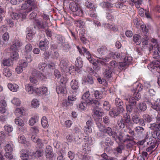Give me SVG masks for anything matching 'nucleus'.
Returning a JSON list of instances; mask_svg holds the SVG:
<instances>
[{
  "label": "nucleus",
  "mask_w": 160,
  "mask_h": 160,
  "mask_svg": "<svg viewBox=\"0 0 160 160\" xmlns=\"http://www.w3.org/2000/svg\"><path fill=\"white\" fill-rule=\"evenodd\" d=\"M3 74L6 77H10L12 75L11 72L8 68H4L3 70Z\"/></svg>",
  "instance_id": "nucleus-33"
},
{
  "label": "nucleus",
  "mask_w": 160,
  "mask_h": 160,
  "mask_svg": "<svg viewBox=\"0 0 160 160\" xmlns=\"http://www.w3.org/2000/svg\"><path fill=\"white\" fill-rule=\"evenodd\" d=\"M90 94L89 92H86L82 96V99L84 100L86 103L89 105H92L93 106L97 105L100 104L98 101L94 99H92L89 97Z\"/></svg>",
  "instance_id": "nucleus-4"
},
{
  "label": "nucleus",
  "mask_w": 160,
  "mask_h": 160,
  "mask_svg": "<svg viewBox=\"0 0 160 160\" xmlns=\"http://www.w3.org/2000/svg\"><path fill=\"white\" fill-rule=\"evenodd\" d=\"M68 102H66V101H64L63 103L62 104L66 107L72 104V102H71L74 101L76 100V98L75 96L73 95H70L68 97Z\"/></svg>",
  "instance_id": "nucleus-17"
},
{
  "label": "nucleus",
  "mask_w": 160,
  "mask_h": 160,
  "mask_svg": "<svg viewBox=\"0 0 160 160\" xmlns=\"http://www.w3.org/2000/svg\"><path fill=\"white\" fill-rule=\"evenodd\" d=\"M140 118L137 115H133L132 117V120L133 122L136 124H138Z\"/></svg>",
  "instance_id": "nucleus-46"
},
{
  "label": "nucleus",
  "mask_w": 160,
  "mask_h": 160,
  "mask_svg": "<svg viewBox=\"0 0 160 160\" xmlns=\"http://www.w3.org/2000/svg\"><path fill=\"white\" fill-rule=\"evenodd\" d=\"M8 88L11 91L13 92H16L19 88V86L16 84H12L9 83L8 84Z\"/></svg>",
  "instance_id": "nucleus-24"
},
{
  "label": "nucleus",
  "mask_w": 160,
  "mask_h": 160,
  "mask_svg": "<svg viewBox=\"0 0 160 160\" xmlns=\"http://www.w3.org/2000/svg\"><path fill=\"white\" fill-rule=\"evenodd\" d=\"M107 48L106 46H102L98 49V52L96 56L99 55V56H101L105 54L107 52Z\"/></svg>",
  "instance_id": "nucleus-15"
},
{
  "label": "nucleus",
  "mask_w": 160,
  "mask_h": 160,
  "mask_svg": "<svg viewBox=\"0 0 160 160\" xmlns=\"http://www.w3.org/2000/svg\"><path fill=\"white\" fill-rule=\"evenodd\" d=\"M144 129L142 127L138 126L135 128V131L138 135H140L143 133Z\"/></svg>",
  "instance_id": "nucleus-36"
},
{
  "label": "nucleus",
  "mask_w": 160,
  "mask_h": 160,
  "mask_svg": "<svg viewBox=\"0 0 160 160\" xmlns=\"http://www.w3.org/2000/svg\"><path fill=\"white\" fill-rule=\"evenodd\" d=\"M112 12L111 10H109L107 13L106 17L107 19L110 21H113L114 19V17L111 14Z\"/></svg>",
  "instance_id": "nucleus-41"
},
{
  "label": "nucleus",
  "mask_w": 160,
  "mask_h": 160,
  "mask_svg": "<svg viewBox=\"0 0 160 160\" xmlns=\"http://www.w3.org/2000/svg\"><path fill=\"white\" fill-rule=\"evenodd\" d=\"M143 50L147 51L150 52L153 51V58L157 59L160 58V48L159 47L157 40L154 39H151L150 43H148L145 41L143 42Z\"/></svg>",
  "instance_id": "nucleus-1"
},
{
  "label": "nucleus",
  "mask_w": 160,
  "mask_h": 160,
  "mask_svg": "<svg viewBox=\"0 0 160 160\" xmlns=\"http://www.w3.org/2000/svg\"><path fill=\"white\" fill-rule=\"evenodd\" d=\"M124 111L122 108H117L116 110L110 111L109 113L111 117L115 118L116 116H118L119 114L122 113Z\"/></svg>",
  "instance_id": "nucleus-11"
},
{
  "label": "nucleus",
  "mask_w": 160,
  "mask_h": 160,
  "mask_svg": "<svg viewBox=\"0 0 160 160\" xmlns=\"http://www.w3.org/2000/svg\"><path fill=\"white\" fill-rule=\"evenodd\" d=\"M133 41L137 45H139L141 42V36L138 34H135L133 36Z\"/></svg>",
  "instance_id": "nucleus-27"
},
{
  "label": "nucleus",
  "mask_w": 160,
  "mask_h": 160,
  "mask_svg": "<svg viewBox=\"0 0 160 160\" xmlns=\"http://www.w3.org/2000/svg\"><path fill=\"white\" fill-rule=\"evenodd\" d=\"M139 108L141 111H144L146 110L147 107L145 103L143 102L139 104Z\"/></svg>",
  "instance_id": "nucleus-51"
},
{
  "label": "nucleus",
  "mask_w": 160,
  "mask_h": 160,
  "mask_svg": "<svg viewBox=\"0 0 160 160\" xmlns=\"http://www.w3.org/2000/svg\"><path fill=\"white\" fill-rule=\"evenodd\" d=\"M38 117L37 116H34L29 121V122L31 126H33L38 121Z\"/></svg>",
  "instance_id": "nucleus-37"
},
{
  "label": "nucleus",
  "mask_w": 160,
  "mask_h": 160,
  "mask_svg": "<svg viewBox=\"0 0 160 160\" xmlns=\"http://www.w3.org/2000/svg\"><path fill=\"white\" fill-rule=\"evenodd\" d=\"M123 118L121 117L118 118L117 121V124L120 129L124 128L126 126H130L134 125L132 122L129 113H126L123 116Z\"/></svg>",
  "instance_id": "nucleus-2"
},
{
  "label": "nucleus",
  "mask_w": 160,
  "mask_h": 160,
  "mask_svg": "<svg viewBox=\"0 0 160 160\" xmlns=\"http://www.w3.org/2000/svg\"><path fill=\"white\" fill-rule=\"evenodd\" d=\"M96 57L98 58L96 61L98 63H100L102 65H107L106 62H108V61L107 59L103 58L99 55L96 56Z\"/></svg>",
  "instance_id": "nucleus-21"
},
{
  "label": "nucleus",
  "mask_w": 160,
  "mask_h": 160,
  "mask_svg": "<svg viewBox=\"0 0 160 160\" xmlns=\"http://www.w3.org/2000/svg\"><path fill=\"white\" fill-rule=\"evenodd\" d=\"M69 8L73 12H75L76 15H81L82 13L80 5L75 2H71L69 5Z\"/></svg>",
  "instance_id": "nucleus-5"
},
{
  "label": "nucleus",
  "mask_w": 160,
  "mask_h": 160,
  "mask_svg": "<svg viewBox=\"0 0 160 160\" xmlns=\"http://www.w3.org/2000/svg\"><path fill=\"white\" fill-rule=\"evenodd\" d=\"M2 38L3 41H0V44L3 45L7 42L9 39V37L8 33L7 32H5L3 35Z\"/></svg>",
  "instance_id": "nucleus-26"
},
{
  "label": "nucleus",
  "mask_w": 160,
  "mask_h": 160,
  "mask_svg": "<svg viewBox=\"0 0 160 160\" xmlns=\"http://www.w3.org/2000/svg\"><path fill=\"white\" fill-rule=\"evenodd\" d=\"M91 151V148L90 145H86L85 144L84 145L82 146V152L86 153V154H88Z\"/></svg>",
  "instance_id": "nucleus-35"
},
{
  "label": "nucleus",
  "mask_w": 160,
  "mask_h": 160,
  "mask_svg": "<svg viewBox=\"0 0 160 160\" xmlns=\"http://www.w3.org/2000/svg\"><path fill=\"white\" fill-rule=\"evenodd\" d=\"M4 128L6 131L8 132H10L12 131V127L10 125H6L4 126Z\"/></svg>",
  "instance_id": "nucleus-64"
},
{
  "label": "nucleus",
  "mask_w": 160,
  "mask_h": 160,
  "mask_svg": "<svg viewBox=\"0 0 160 160\" xmlns=\"http://www.w3.org/2000/svg\"><path fill=\"white\" fill-rule=\"evenodd\" d=\"M112 73V71L110 69L108 68V69H105L104 74L105 77H106V78H109L111 77Z\"/></svg>",
  "instance_id": "nucleus-40"
},
{
  "label": "nucleus",
  "mask_w": 160,
  "mask_h": 160,
  "mask_svg": "<svg viewBox=\"0 0 160 160\" xmlns=\"http://www.w3.org/2000/svg\"><path fill=\"white\" fill-rule=\"evenodd\" d=\"M152 108L157 111L160 110V99H158L155 102L152 104H151Z\"/></svg>",
  "instance_id": "nucleus-20"
},
{
  "label": "nucleus",
  "mask_w": 160,
  "mask_h": 160,
  "mask_svg": "<svg viewBox=\"0 0 160 160\" xmlns=\"http://www.w3.org/2000/svg\"><path fill=\"white\" fill-rule=\"evenodd\" d=\"M12 103L15 105L17 106H19L21 102L19 99L17 98H14L12 101Z\"/></svg>",
  "instance_id": "nucleus-55"
},
{
  "label": "nucleus",
  "mask_w": 160,
  "mask_h": 160,
  "mask_svg": "<svg viewBox=\"0 0 160 160\" xmlns=\"http://www.w3.org/2000/svg\"><path fill=\"white\" fill-rule=\"evenodd\" d=\"M77 48L81 54H82L86 57L90 62L92 61V57L91 56V55L89 51H88L85 48L82 47V48H80L79 46H78Z\"/></svg>",
  "instance_id": "nucleus-6"
},
{
  "label": "nucleus",
  "mask_w": 160,
  "mask_h": 160,
  "mask_svg": "<svg viewBox=\"0 0 160 160\" xmlns=\"http://www.w3.org/2000/svg\"><path fill=\"white\" fill-rule=\"evenodd\" d=\"M94 96L97 99H100L102 98V95L100 92L97 90L94 92Z\"/></svg>",
  "instance_id": "nucleus-58"
},
{
  "label": "nucleus",
  "mask_w": 160,
  "mask_h": 160,
  "mask_svg": "<svg viewBox=\"0 0 160 160\" xmlns=\"http://www.w3.org/2000/svg\"><path fill=\"white\" fill-rule=\"evenodd\" d=\"M79 158L82 160H89L91 157L88 155H80L79 156Z\"/></svg>",
  "instance_id": "nucleus-61"
},
{
  "label": "nucleus",
  "mask_w": 160,
  "mask_h": 160,
  "mask_svg": "<svg viewBox=\"0 0 160 160\" xmlns=\"http://www.w3.org/2000/svg\"><path fill=\"white\" fill-rule=\"evenodd\" d=\"M118 63L115 60L111 61L109 64V66H110V68H116L118 67Z\"/></svg>",
  "instance_id": "nucleus-49"
},
{
  "label": "nucleus",
  "mask_w": 160,
  "mask_h": 160,
  "mask_svg": "<svg viewBox=\"0 0 160 160\" xmlns=\"http://www.w3.org/2000/svg\"><path fill=\"white\" fill-rule=\"evenodd\" d=\"M104 132H106L110 136H112L113 139L115 138L116 136H117V133L112 131V129L109 127L105 128Z\"/></svg>",
  "instance_id": "nucleus-14"
},
{
  "label": "nucleus",
  "mask_w": 160,
  "mask_h": 160,
  "mask_svg": "<svg viewBox=\"0 0 160 160\" xmlns=\"http://www.w3.org/2000/svg\"><path fill=\"white\" fill-rule=\"evenodd\" d=\"M97 105V107L96 106H94V107H96L97 108H94L93 110V112L95 115H96L97 116H103L104 113L102 111H100L99 110V109L98 108V106L99 105Z\"/></svg>",
  "instance_id": "nucleus-28"
},
{
  "label": "nucleus",
  "mask_w": 160,
  "mask_h": 160,
  "mask_svg": "<svg viewBox=\"0 0 160 160\" xmlns=\"http://www.w3.org/2000/svg\"><path fill=\"white\" fill-rule=\"evenodd\" d=\"M148 67L152 68L153 69H155V68H160V61L157 60L152 62L148 66Z\"/></svg>",
  "instance_id": "nucleus-29"
},
{
  "label": "nucleus",
  "mask_w": 160,
  "mask_h": 160,
  "mask_svg": "<svg viewBox=\"0 0 160 160\" xmlns=\"http://www.w3.org/2000/svg\"><path fill=\"white\" fill-rule=\"evenodd\" d=\"M143 117L144 120L148 122H150L152 121V118L148 114L144 115Z\"/></svg>",
  "instance_id": "nucleus-56"
},
{
  "label": "nucleus",
  "mask_w": 160,
  "mask_h": 160,
  "mask_svg": "<svg viewBox=\"0 0 160 160\" xmlns=\"http://www.w3.org/2000/svg\"><path fill=\"white\" fill-rule=\"evenodd\" d=\"M22 45L21 41L19 39H15L13 42V44L11 46V50L15 51L18 50V48Z\"/></svg>",
  "instance_id": "nucleus-8"
},
{
  "label": "nucleus",
  "mask_w": 160,
  "mask_h": 160,
  "mask_svg": "<svg viewBox=\"0 0 160 160\" xmlns=\"http://www.w3.org/2000/svg\"><path fill=\"white\" fill-rule=\"evenodd\" d=\"M134 106L130 104L126 105V109L127 112L129 113H131L133 111V108L132 107Z\"/></svg>",
  "instance_id": "nucleus-54"
},
{
  "label": "nucleus",
  "mask_w": 160,
  "mask_h": 160,
  "mask_svg": "<svg viewBox=\"0 0 160 160\" xmlns=\"http://www.w3.org/2000/svg\"><path fill=\"white\" fill-rule=\"evenodd\" d=\"M39 105V101L37 99H33L31 102V105L34 108L38 107Z\"/></svg>",
  "instance_id": "nucleus-47"
},
{
  "label": "nucleus",
  "mask_w": 160,
  "mask_h": 160,
  "mask_svg": "<svg viewBox=\"0 0 160 160\" xmlns=\"http://www.w3.org/2000/svg\"><path fill=\"white\" fill-rule=\"evenodd\" d=\"M12 61L10 59H6L3 60V64L4 66H9L11 65Z\"/></svg>",
  "instance_id": "nucleus-52"
},
{
  "label": "nucleus",
  "mask_w": 160,
  "mask_h": 160,
  "mask_svg": "<svg viewBox=\"0 0 160 160\" xmlns=\"http://www.w3.org/2000/svg\"><path fill=\"white\" fill-rule=\"evenodd\" d=\"M26 90L29 93H36V88L29 84H27L25 86Z\"/></svg>",
  "instance_id": "nucleus-13"
},
{
  "label": "nucleus",
  "mask_w": 160,
  "mask_h": 160,
  "mask_svg": "<svg viewBox=\"0 0 160 160\" xmlns=\"http://www.w3.org/2000/svg\"><path fill=\"white\" fill-rule=\"evenodd\" d=\"M37 4L34 0H27L21 6L22 10H26L27 13L37 8Z\"/></svg>",
  "instance_id": "nucleus-3"
},
{
  "label": "nucleus",
  "mask_w": 160,
  "mask_h": 160,
  "mask_svg": "<svg viewBox=\"0 0 160 160\" xmlns=\"http://www.w3.org/2000/svg\"><path fill=\"white\" fill-rule=\"evenodd\" d=\"M115 6L116 8H119L122 9H125L127 8L126 6L124 5L122 3L118 2L115 4Z\"/></svg>",
  "instance_id": "nucleus-45"
},
{
  "label": "nucleus",
  "mask_w": 160,
  "mask_h": 160,
  "mask_svg": "<svg viewBox=\"0 0 160 160\" xmlns=\"http://www.w3.org/2000/svg\"><path fill=\"white\" fill-rule=\"evenodd\" d=\"M4 156L6 158L10 160H12L13 158L12 152H6L4 154Z\"/></svg>",
  "instance_id": "nucleus-53"
},
{
  "label": "nucleus",
  "mask_w": 160,
  "mask_h": 160,
  "mask_svg": "<svg viewBox=\"0 0 160 160\" xmlns=\"http://www.w3.org/2000/svg\"><path fill=\"white\" fill-rule=\"evenodd\" d=\"M18 140L19 142L21 143H25L26 142V138L23 135L19 136Z\"/></svg>",
  "instance_id": "nucleus-44"
},
{
  "label": "nucleus",
  "mask_w": 160,
  "mask_h": 160,
  "mask_svg": "<svg viewBox=\"0 0 160 160\" xmlns=\"http://www.w3.org/2000/svg\"><path fill=\"white\" fill-rule=\"evenodd\" d=\"M32 49V47L30 44H27L25 47V52H30Z\"/></svg>",
  "instance_id": "nucleus-62"
},
{
  "label": "nucleus",
  "mask_w": 160,
  "mask_h": 160,
  "mask_svg": "<svg viewBox=\"0 0 160 160\" xmlns=\"http://www.w3.org/2000/svg\"><path fill=\"white\" fill-rule=\"evenodd\" d=\"M152 136L153 138L160 139V133L159 132L157 131H154L153 132Z\"/></svg>",
  "instance_id": "nucleus-57"
},
{
  "label": "nucleus",
  "mask_w": 160,
  "mask_h": 160,
  "mask_svg": "<svg viewBox=\"0 0 160 160\" xmlns=\"http://www.w3.org/2000/svg\"><path fill=\"white\" fill-rule=\"evenodd\" d=\"M4 149L6 152H12L13 149L9 144L6 145Z\"/></svg>",
  "instance_id": "nucleus-59"
},
{
  "label": "nucleus",
  "mask_w": 160,
  "mask_h": 160,
  "mask_svg": "<svg viewBox=\"0 0 160 160\" xmlns=\"http://www.w3.org/2000/svg\"><path fill=\"white\" fill-rule=\"evenodd\" d=\"M121 58L124 59V62L125 63H127L128 65L129 64V63L131 62L132 59V58L131 57L126 56L125 57V54L121 53Z\"/></svg>",
  "instance_id": "nucleus-23"
},
{
  "label": "nucleus",
  "mask_w": 160,
  "mask_h": 160,
  "mask_svg": "<svg viewBox=\"0 0 160 160\" xmlns=\"http://www.w3.org/2000/svg\"><path fill=\"white\" fill-rule=\"evenodd\" d=\"M133 125H132L131 126H129L127 127V129L128 130V133L131 136V139L133 141L135 139V137H136V134L135 133L133 130L132 129V128L133 127Z\"/></svg>",
  "instance_id": "nucleus-19"
},
{
  "label": "nucleus",
  "mask_w": 160,
  "mask_h": 160,
  "mask_svg": "<svg viewBox=\"0 0 160 160\" xmlns=\"http://www.w3.org/2000/svg\"><path fill=\"white\" fill-rule=\"evenodd\" d=\"M47 40L44 39V41H41L39 43V47L42 50L46 51L48 49Z\"/></svg>",
  "instance_id": "nucleus-12"
},
{
  "label": "nucleus",
  "mask_w": 160,
  "mask_h": 160,
  "mask_svg": "<svg viewBox=\"0 0 160 160\" xmlns=\"http://www.w3.org/2000/svg\"><path fill=\"white\" fill-rule=\"evenodd\" d=\"M32 73L33 76H36V77L38 78L41 81H45L47 79L46 77L43 74L35 69H32Z\"/></svg>",
  "instance_id": "nucleus-7"
},
{
  "label": "nucleus",
  "mask_w": 160,
  "mask_h": 160,
  "mask_svg": "<svg viewBox=\"0 0 160 160\" xmlns=\"http://www.w3.org/2000/svg\"><path fill=\"white\" fill-rule=\"evenodd\" d=\"M77 69L78 68L76 67L72 66L69 67V69H68V71L70 74H73L74 73H76Z\"/></svg>",
  "instance_id": "nucleus-43"
},
{
  "label": "nucleus",
  "mask_w": 160,
  "mask_h": 160,
  "mask_svg": "<svg viewBox=\"0 0 160 160\" xmlns=\"http://www.w3.org/2000/svg\"><path fill=\"white\" fill-rule=\"evenodd\" d=\"M75 65L78 68V70L79 68H81L83 66L82 61L80 60L77 59L75 62Z\"/></svg>",
  "instance_id": "nucleus-48"
},
{
  "label": "nucleus",
  "mask_w": 160,
  "mask_h": 160,
  "mask_svg": "<svg viewBox=\"0 0 160 160\" xmlns=\"http://www.w3.org/2000/svg\"><path fill=\"white\" fill-rule=\"evenodd\" d=\"M43 151L42 150L40 149L37 150L36 152H33V155L36 158H39L42 157L43 155Z\"/></svg>",
  "instance_id": "nucleus-32"
},
{
  "label": "nucleus",
  "mask_w": 160,
  "mask_h": 160,
  "mask_svg": "<svg viewBox=\"0 0 160 160\" xmlns=\"http://www.w3.org/2000/svg\"><path fill=\"white\" fill-rule=\"evenodd\" d=\"M18 50L15 51H12L10 49V51L11 52L10 54V57L13 59H17L18 58V55L17 52Z\"/></svg>",
  "instance_id": "nucleus-38"
},
{
  "label": "nucleus",
  "mask_w": 160,
  "mask_h": 160,
  "mask_svg": "<svg viewBox=\"0 0 160 160\" xmlns=\"http://www.w3.org/2000/svg\"><path fill=\"white\" fill-rule=\"evenodd\" d=\"M11 18L14 20H18L20 18L19 13L12 12L10 14Z\"/></svg>",
  "instance_id": "nucleus-50"
},
{
  "label": "nucleus",
  "mask_w": 160,
  "mask_h": 160,
  "mask_svg": "<svg viewBox=\"0 0 160 160\" xmlns=\"http://www.w3.org/2000/svg\"><path fill=\"white\" fill-rule=\"evenodd\" d=\"M124 143H119L118 146L116 148V151L118 153H121L122 152V151L124 149Z\"/></svg>",
  "instance_id": "nucleus-31"
},
{
  "label": "nucleus",
  "mask_w": 160,
  "mask_h": 160,
  "mask_svg": "<svg viewBox=\"0 0 160 160\" xmlns=\"http://www.w3.org/2000/svg\"><path fill=\"white\" fill-rule=\"evenodd\" d=\"M115 104L117 108H122L123 110L125 111L123 108V104L122 101L118 98H117L115 100Z\"/></svg>",
  "instance_id": "nucleus-18"
},
{
  "label": "nucleus",
  "mask_w": 160,
  "mask_h": 160,
  "mask_svg": "<svg viewBox=\"0 0 160 160\" xmlns=\"http://www.w3.org/2000/svg\"><path fill=\"white\" fill-rule=\"evenodd\" d=\"M20 153L22 158H28L29 156L33 155V152H32L31 150L23 149L21 151Z\"/></svg>",
  "instance_id": "nucleus-9"
},
{
  "label": "nucleus",
  "mask_w": 160,
  "mask_h": 160,
  "mask_svg": "<svg viewBox=\"0 0 160 160\" xmlns=\"http://www.w3.org/2000/svg\"><path fill=\"white\" fill-rule=\"evenodd\" d=\"M68 61L65 60H62L60 62L59 67L62 71L66 72L68 71Z\"/></svg>",
  "instance_id": "nucleus-10"
},
{
  "label": "nucleus",
  "mask_w": 160,
  "mask_h": 160,
  "mask_svg": "<svg viewBox=\"0 0 160 160\" xmlns=\"http://www.w3.org/2000/svg\"><path fill=\"white\" fill-rule=\"evenodd\" d=\"M15 122L16 124L20 126H23L24 125L23 121L19 118L16 119Z\"/></svg>",
  "instance_id": "nucleus-42"
},
{
  "label": "nucleus",
  "mask_w": 160,
  "mask_h": 160,
  "mask_svg": "<svg viewBox=\"0 0 160 160\" xmlns=\"http://www.w3.org/2000/svg\"><path fill=\"white\" fill-rule=\"evenodd\" d=\"M125 100L128 101L129 104L132 106H136L137 103L136 99L134 97H129L128 98H126L125 99Z\"/></svg>",
  "instance_id": "nucleus-22"
},
{
  "label": "nucleus",
  "mask_w": 160,
  "mask_h": 160,
  "mask_svg": "<svg viewBox=\"0 0 160 160\" xmlns=\"http://www.w3.org/2000/svg\"><path fill=\"white\" fill-rule=\"evenodd\" d=\"M37 23L40 27L42 28H44L47 25V23L45 22H43V24L39 20H36Z\"/></svg>",
  "instance_id": "nucleus-60"
},
{
  "label": "nucleus",
  "mask_w": 160,
  "mask_h": 160,
  "mask_svg": "<svg viewBox=\"0 0 160 160\" xmlns=\"http://www.w3.org/2000/svg\"><path fill=\"white\" fill-rule=\"evenodd\" d=\"M56 89L58 94H63L66 92L65 86H62L61 85H60L59 86L57 87Z\"/></svg>",
  "instance_id": "nucleus-25"
},
{
  "label": "nucleus",
  "mask_w": 160,
  "mask_h": 160,
  "mask_svg": "<svg viewBox=\"0 0 160 160\" xmlns=\"http://www.w3.org/2000/svg\"><path fill=\"white\" fill-rule=\"evenodd\" d=\"M71 88L73 90H77L78 88V82L76 80H72L70 83Z\"/></svg>",
  "instance_id": "nucleus-30"
},
{
  "label": "nucleus",
  "mask_w": 160,
  "mask_h": 160,
  "mask_svg": "<svg viewBox=\"0 0 160 160\" xmlns=\"http://www.w3.org/2000/svg\"><path fill=\"white\" fill-rule=\"evenodd\" d=\"M48 91L47 88L43 87L40 88H37L36 91V94L38 95H40L44 94L47 92Z\"/></svg>",
  "instance_id": "nucleus-16"
},
{
  "label": "nucleus",
  "mask_w": 160,
  "mask_h": 160,
  "mask_svg": "<svg viewBox=\"0 0 160 160\" xmlns=\"http://www.w3.org/2000/svg\"><path fill=\"white\" fill-rule=\"evenodd\" d=\"M24 110L23 108H17L15 111V113L18 116H21L22 114L23 111Z\"/></svg>",
  "instance_id": "nucleus-39"
},
{
  "label": "nucleus",
  "mask_w": 160,
  "mask_h": 160,
  "mask_svg": "<svg viewBox=\"0 0 160 160\" xmlns=\"http://www.w3.org/2000/svg\"><path fill=\"white\" fill-rule=\"evenodd\" d=\"M59 56L58 52L57 51H55L52 53L51 58L54 59H57Z\"/></svg>",
  "instance_id": "nucleus-63"
},
{
  "label": "nucleus",
  "mask_w": 160,
  "mask_h": 160,
  "mask_svg": "<svg viewBox=\"0 0 160 160\" xmlns=\"http://www.w3.org/2000/svg\"><path fill=\"white\" fill-rule=\"evenodd\" d=\"M41 123L42 126L44 128L48 127V122L46 117L44 116L42 117V119Z\"/></svg>",
  "instance_id": "nucleus-34"
}]
</instances>
